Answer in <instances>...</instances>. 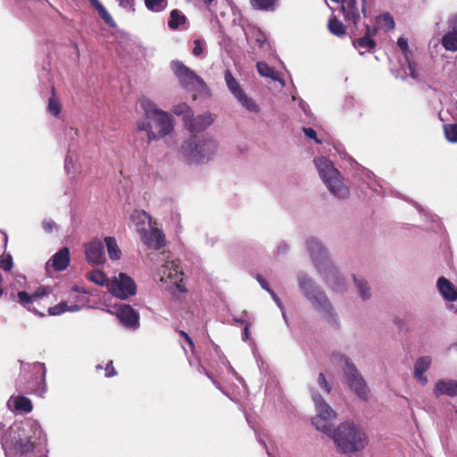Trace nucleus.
<instances>
[{
	"label": "nucleus",
	"instance_id": "nucleus-58",
	"mask_svg": "<svg viewBox=\"0 0 457 457\" xmlns=\"http://www.w3.org/2000/svg\"><path fill=\"white\" fill-rule=\"evenodd\" d=\"M256 279L257 281L259 282L260 286L262 287V289H264L265 291H267L268 293H270L272 289L270 287L268 282L262 278V275L258 274L256 276Z\"/></svg>",
	"mask_w": 457,
	"mask_h": 457
},
{
	"label": "nucleus",
	"instance_id": "nucleus-13",
	"mask_svg": "<svg viewBox=\"0 0 457 457\" xmlns=\"http://www.w3.org/2000/svg\"><path fill=\"white\" fill-rule=\"evenodd\" d=\"M113 314L120 324L126 329L136 331L140 327L139 312L128 303H120L113 306Z\"/></svg>",
	"mask_w": 457,
	"mask_h": 457
},
{
	"label": "nucleus",
	"instance_id": "nucleus-5",
	"mask_svg": "<svg viewBox=\"0 0 457 457\" xmlns=\"http://www.w3.org/2000/svg\"><path fill=\"white\" fill-rule=\"evenodd\" d=\"M330 361L334 365L339 366L342 369L349 389L360 400L367 401L370 394L369 386L353 361L345 353L341 352H333Z\"/></svg>",
	"mask_w": 457,
	"mask_h": 457
},
{
	"label": "nucleus",
	"instance_id": "nucleus-47",
	"mask_svg": "<svg viewBox=\"0 0 457 457\" xmlns=\"http://www.w3.org/2000/svg\"><path fill=\"white\" fill-rule=\"evenodd\" d=\"M407 69L409 71V76L414 80H419V72L417 71V64L409 59V56L405 57Z\"/></svg>",
	"mask_w": 457,
	"mask_h": 457
},
{
	"label": "nucleus",
	"instance_id": "nucleus-11",
	"mask_svg": "<svg viewBox=\"0 0 457 457\" xmlns=\"http://www.w3.org/2000/svg\"><path fill=\"white\" fill-rule=\"evenodd\" d=\"M171 67L183 88L187 90H195L196 88L204 90L208 88L204 80L183 62L173 61Z\"/></svg>",
	"mask_w": 457,
	"mask_h": 457
},
{
	"label": "nucleus",
	"instance_id": "nucleus-36",
	"mask_svg": "<svg viewBox=\"0 0 457 457\" xmlns=\"http://www.w3.org/2000/svg\"><path fill=\"white\" fill-rule=\"evenodd\" d=\"M432 359L430 356L425 355L419 357L413 367V373H426L430 368Z\"/></svg>",
	"mask_w": 457,
	"mask_h": 457
},
{
	"label": "nucleus",
	"instance_id": "nucleus-16",
	"mask_svg": "<svg viewBox=\"0 0 457 457\" xmlns=\"http://www.w3.org/2000/svg\"><path fill=\"white\" fill-rule=\"evenodd\" d=\"M85 255L87 262L94 266L104 264L105 252L104 245L98 238H95L85 245Z\"/></svg>",
	"mask_w": 457,
	"mask_h": 457
},
{
	"label": "nucleus",
	"instance_id": "nucleus-50",
	"mask_svg": "<svg viewBox=\"0 0 457 457\" xmlns=\"http://www.w3.org/2000/svg\"><path fill=\"white\" fill-rule=\"evenodd\" d=\"M318 384L320 388H322L326 393L329 394L331 391V386L326 379L324 373L320 372L318 376Z\"/></svg>",
	"mask_w": 457,
	"mask_h": 457
},
{
	"label": "nucleus",
	"instance_id": "nucleus-29",
	"mask_svg": "<svg viewBox=\"0 0 457 457\" xmlns=\"http://www.w3.org/2000/svg\"><path fill=\"white\" fill-rule=\"evenodd\" d=\"M104 243L109 258L112 261H118L121 257V251L117 245L116 238L113 237H105Z\"/></svg>",
	"mask_w": 457,
	"mask_h": 457
},
{
	"label": "nucleus",
	"instance_id": "nucleus-53",
	"mask_svg": "<svg viewBox=\"0 0 457 457\" xmlns=\"http://www.w3.org/2000/svg\"><path fill=\"white\" fill-rule=\"evenodd\" d=\"M204 50V45H203L202 40L195 39L194 41V48L192 50L193 54L195 57H200L203 54Z\"/></svg>",
	"mask_w": 457,
	"mask_h": 457
},
{
	"label": "nucleus",
	"instance_id": "nucleus-37",
	"mask_svg": "<svg viewBox=\"0 0 457 457\" xmlns=\"http://www.w3.org/2000/svg\"><path fill=\"white\" fill-rule=\"evenodd\" d=\"M51 89H52V96H51V97L48 98L47 111L51 115H53L54 117H58L59 114L61 113L62 106H61L58 99L54 96V87L53 86L51 87Z\"/></svg>",
	"mask_w": 457,
	"mask_h": 457
},
{
	"label": "nucleus",
	"instance_id": "nucleus-34",
	"mask_svg": "<svg viewBox=\"0 0 457 457\" xmlns=\"http://www.w3.org/2000/svg\"><path fill=\"white\" fill-rule=\"evenodd\" d=\"M19 303L25 308H27L29 312H34L35 314L44 317L45 314L39 312L37 310L33 309L29 306L33 300H35L33 294L29 295L26 291H19L17 294Z\"/></svg>",
	"mask_w": 457,
	"mask_h": 457
},
{
	"label": "nucleus",
	"instance_id": "nucleus-23",
	"mask_svg": "<svg viewBox=\"0 0 457 457\" xmlns=\"http://www.w3.org/2000/svg\"><path fill=\"white\" fill-rule=\"evenodd\" d=\"M376 29H372L370 25L365 24V34L359 38H352L353 46L357 49L360 54H363L362 49L370 50L376 46V42L372 36Z\"/></svg>",
	"mask_w": 457,
	"mask_h": 457
},
{
	"label": "nucleus",
	"instance_id": "nucleus-32",
	"mask_svg": "<svg viewBox=\"0 0 457 457\" xmlns=\"http://www.w3.org/2000/svg\"><path fill=\"white\" fill-rule=\"evenodd\" d=\"M279 0H250L254 10L264 12H274Z\"/></svg>",
	"mask_w": 457,
	"mask_h": 457
},
{
	"label": "nucleus",
	"instance_id": "nucleus-41",
	"mask_svg": "<svg viewBox=\"0 0 457 457\" xmlns=\"http://www.w3.org/2000/svg\"><path fill=\"white\" fill-rule=\"evenodd\" d=\"M256 69L258 73L263 78H269L271 79H276L274 75L276 73L275 70L268 65L265 62H257Z\"/></svg>",
	"mask_w": 457,
	"mask_h": 457
},
{
	"label": "nucleus",
	"instance_id": "nucleus-61",
	"mask_svg": "<svg viewBox=\"0 0 457 457\" xmlns=\"http://www.w3.org/2000/svg\"><path fill=\"white\" fill-rule=\"evenodd\" d=\"M197 370L201 373L202 372L204 373L212 381V383L216 386V387L220 389V387L216 384V382L213 380V378H212L210 373L206 370V369L202 364L197 365Z\"/></svg>",
	"mask_w": 457,
	"mask_h": 457
},
{
	"label": "nucleus",
	"instance_id": "nucleus-63",
	"mask_svg": "<svg viewBox=\"0 0 457 457\" xmlns=\"http://www.w3.org/2000/svg\"><path fill=\"white\" fill-rule=\"evenodd\" d=\"M269 294L270 295V296H271L272 300L275 302V303L277 304V306H278L280 310H282L284 306H283V304H282V303H281V301H280L279 297L277 295V294H276L273 290H271Z\"/></svg>",
	"mask_w": 457,
	"mask_h": 457
},
{
	"label": "nucleus",
	"instance_id": "nucleus-9",
	"mask_svg": "<svg viewBox=\"0 0 457 457\" xmlns=\"http://www.w3.org/2000/svg\"><path fill=\"white\" fill-rule=\"evenodd\" d=\"M345 160H346L351 169L353 170V185L364 196L381 195L382 187L378 183L375 175L365 167L358 163L348 154H344Z\"/></svg>",
	"mask_w": 457,
	"mask_h": 457
},
{
	"label": "nucleus",
	"instance_id": "nucleus-48",
	"mask_svg": "<svg viewBox=\"0 0 457 457\" xmlns=\"http://www.w3.org/2000/svg\"><path fill=\"white\" fill-rule=\"evenodd\" d=\"M72 145H69L68 153L65 158V163H64V169L67 172V174H71V169H73V157H72Z\"/></svg>",
	"mask_w": 457,
	"mask_h": 457
},
{
	"label": "nucleus",
	"instance_id": "nucleus-42",
	"mask_svg": "<svg viewBox=\"0 0 457 457\" xmlns=\"http://www.w3.org/2000/svg\"><path fill=\"white\" fill-rule=\"evenodd\" d=\"M444 134L446 140L452 144L457 143V123L444 125Z\"/></svg>",
	"mask_w": 457,
	"mask_h": 457
},
{
	"label": "nucleus",
	"instance_id": "nucleus-15",
	"mask_svg": "<svg viewBox=\"0 0 457 457\" xmlns=\"http://www.w3.org/2000/svg\"><path fill=\"white\" fill-rule=\"evenodd\" d=\"M317 271L332 291L344 293L346 290L345 280L332 262L324 265L321 270Z\"/></svg>",
	"mask_w": 457,
	"mask_h": 457
},
{
	"label": "nucleus",
	"instance_id": "nucleus-62",
	"mask_svg": "<svg viewBox=\"0 0 457 457\" xmlns=\"http://www.w3.org/2000/svg\"><path fill=\"white\" fill-rule=\"evenodd\" d=\"M298 106H299V108H301V110L304 112V114L306 116L309 115L310 108L306 102H304L303 99H300V101L298 103Z\"/></svg>",
	"mask_w": 457,
	"mask_h": 457
},
{
	"label": "nucleus",
	"instance_id": "nucleus-27",
	"mask_svg": "<svg viewBox=\"0 0 457 457\" xmlns=\"http://www.w3.org/2000/svg\"><path fill=\"white\" fill-rule=\"evenodd\" d=\"M224 80L228 91L233 95L235 99L245 92L237 79L228 69H226L224 71Z\"/></svg>",
	"mask_w": 457,
	"mask_h": 457
},
{
	"label": "nucleus",
	"instance_id": "nucleus-28",
	"mask_svg": "<svg viewBox=\"0 0 457 457\" xmlns=\"http://www.w3.org/2000/svg\"><path fill=\"white\" fill-rule=\"evenodd\" d=\"M187 21V16L179 9H173L170 12L168 20V27L172 29H178L179 26L185 24Z\"/></svg>",
	"mask_w": 457,
	"mask_h": 457
},
{
	"label": "nucleus",
	"instance_id": "nucleus-46",
	"mask_svg": "<svg viewBox=\"0 0 457 457\" xmlns=\"http://www.w3.org/2000/svg\"><path fill=\"white\" fill-rule=\"evenodd\" d=\"M47 312L51 316L61 315L67 312V303L65 301H62L57 304L49 307Z\"/></svg>",
	"mask_w": 457,
	"mask_h": 457
},
{
	"label": "nucleus",
	"instance_id": "nucleus-30",
	"mask_svg": "<svg viewBox=\"0 0 457 457\" xmlns=\"http://www.w3.org/2000/svg\"><path fill=\"white\" fill-rule=\"evenodd\" d=\"M245 36L248 43L254 42L255 45L263 49L267 44V37L265 34L259 29H253L251 34L248 31H245Z\"/></svg>",
	"mask_w": 457,
	"mask_h": 457
},
{
	"label": "nucleus",
	"instance_id": "nucleus-7",
	"mask_svg": "<svg viewBox=\"0 0 457 457\" xmlns=\"http://www.w3.org/2000/svg\"><path fill=\"white\" fill-rule=\"evenodd\" d=\"M337 450L344 454L360 452L365 448L367 438L364 433L354 424L345 422L329 435Z\"/></svg>",
	"mask_w": 457,
	"mask_h": 457
},
{
	"label": "nucleus",
	"instance_id": "nucleus-51",
	"mask_svg": "<svg viewBox=\"0 0 457 457\" xmlns=\"http://www.w3.org/2000/svg\"><path fill=\"white\" fill-rule=\"evenodd\" d=\"M303 132L308 138L313 139L316 144L320 145L322 143V141L320 138H318L317 132L314 129L303 128Z\"/></svg>",
	"mask_w": 457,
	"mask_h": 457
},
{
	"label": "nucleus",
	"instance_id": "nucleus-22",
	"mask_svg": "<svg viewBox=\"0 0 457 457\" xmlns=\"http://www.w3.org/2000/svg\"><path fill=\"white\" fill-rule=\"evenodd\" d=\"M433 395L438 398L442 395L449 397H457V380L455 379H438L434 386Z\"/></svg>",
	"mask_w": 457,
	"mask_h": 457
},
{
	"label": "nucleus",
	"instance_id": "nucleus-31",
	"mask_svg": "<svg viewBox=\"0 0 457 457\" xmlns=\"http://www.w3.org/2000/svg\"><path fill=\"white\" fill-rule=\"evenodd\" d=\"M353 278L354 286L358 290L360 297L363 301L369 300L371 296V294H370V288L368 286L367 281L364 278H359L355 275H353Z\"/></svg>",
	"mask_w": 457,
	"mask_h": 457
},
{
	"label": "nucleus",
	"instance_id": "nucleus-20",
	"mask_svg": "<svg viewBox=\"0 0 457 457\" xmlns=\"http://www.w3.org/2000/svg\"><path fill=\"white\" fill-rule=\"evenodd\" d=\"M449 31L441 39V44L446 51H457V15L451 17L448 21Z\"/></svg>",
	"mask_w": 457,
	"mask_h": 457
},
{
	"label": "nucleus",
	"instance_id": "nucleus-40",
	"mask_svg": "<svg viewBox=\"0 0 457 457\" xmlns=\"http://www.w3.org/2000/svg\"><path fill=\"white\" fill-rule=\"evenodd\" d=\"M147 10L153 12H162L168 5V0H145Z\"/></svg>",
	"mask_w": 457,
	"mask_h": 457
},
{
	"label": "nucleus",
	"instance_id": "nucleus-64",
	"mask_svg": "<svg viewBox=\"0 0 457 457\" xmlns=\"http://www.w3.org/2000/svg\"><path fill=\"white\" fill-rule=\"evenodd\" d=\"M250 337V324L249 323H245V326L244 327V329H243V334H242V340L244 342H245Z\"/></svg>",
	"mask_w": 457,
	"mask_h": 457
},
{
	"label": "nucleus",
	"instance_id": "nucleus-38",
	"mask_svg": "<svg viewBox=\"0 0 457 457\" xmlns=\"http://www.w3.org/2000/svg\"><path fill=\"white\" fill-rule=\"evenodd\" d=\"M328 28L329 32L333 35L339 37L345 34V26L336 17L329 19Z\"/></svg>",
	"mask_w": 457,
	"mask_h": 457
},
{
	"label": "nucleus",
	"instance_id": "nucleus-56",
	"mask_svg": "<svg viewBox=\"0 0 457 457\" xmlns=\"http://www.w3.org/2000/svg\"><path fill=\"white\" fill-rule=\"evenodd\" d=\"M289 248V245L287 242L281 241L277 246L276 253L278 255H285L286 253H288Z\"/></svg>",
	"mask_w": 457,
	"mask_h": 457
},
{
	"label": "nucleus",
	"instance_id": "nucleus-8",
	"mask_svg": "<svg viewBox=\"0 0 457 457\" xmlns=\"http://www.w3.org/2000/svg\"><path fill=\"white\" fill-rule=\"evenodd\" d=\"M314 164L321 180L329 192L337 199L348 198L350 190L340 180V173L335 168L333 162L328 158L321 156L314 159Z\"/></svg>",
	"mask_w": 457,
	"mask_h": 457
},
{
	"label": "nucleus",
	"instance_id": "nucleus-35",
	"mask_svg": "<svg viewBox=\"0 0 457 457\" xmlns=\"http://www.w3.org/2000/svg\"><path fill=\"white\" fill-rule=\"evenodd\" d=\"M377 24L385 31L394 29L395 23L393 16L389 12H384L377 17Z\"/></svg>",
	"mask_w": 457,
	"mask_h": 457
},
{
	"label": "nucleus",
	"instance_id": "nucleus-17",
	"mask_svg": "<svg viewBox=\"0 0 457 457\" xmlns=\"http://www.w3.org/2000/svg\"><path fill=\"white\" fill-rule=\"evenodd\" d=\"M159 259L162 263L159 273L162 275V277H167L170 279H176L179 275L182 274V270H180V262L179 260H172L170 259V253L163 251L158 254Z\"/></svg>",
	"mask_w": 457,
	"mask_h": 457
},
{
	"label": "nucleus",
	"instance_id": "nucleus-26",
	"mask_svg": "<svg viewBox=\"0 0 457 457\" xmlns=\"http://www.w3.org/2000/svg\"><path fill=\"white\" fill-rule=\"evenodd\" d=\"M130 220L135 225L136 230L141 235L146 231L145 224L150 225L151 216L145 211H134L130 215Z\"/></svg>",
	"mask_w": 457,
	"mask_h": 457
},
{
	"label": "nucleus",
	"instance_id": "nucleus-43",
	"mask_svg": "<svg viewBox=\"0 0 457 457\" xmlns=\"http://www.w3.org/2000/svg\"><path fill=\"white\" fill-rule=\"evenodd\" d=\"M98 15L100 18L104 21L106 25H108L110 28H116L117 24L112 19V15L109 13L107 9L102 4L99 8L96 9Z\"/></svg>",
	"mask_w": 457,
	"mask_h": 457
},
{
	"label": "nucleus",
	"instance_id": "nucleus-54",
	"mask_svg": "<svg viewBox=\"0 0 457 457\" xmlns=\"http://www.w3.org/2000/svg\"><path fill=\"white\" fill-rule=\"evenodd\" d=\"M12 264V257L10 254L0 261V267L5 271L11 270Z\"/></svg>",
	"mask_w": 457,
	"mask_h": 457
},
{
	"label": "nucleus",
	"instance_id": "nucleus-59",
	"mask_svg": "<svg viewBox=\"0 0 457 457\" xmlns=\"http://www.w3.org/2000/svg\"><path fill=\"white\" fill-rule=\"evenodd\" d=\"M413 377L422 386L427 385L428 382V377L425 375V373H413Z\"/></svg>",
	"mask_w": 457,
	"mask_h": 457
},
{
	"label": "nucleus",
	"instance_id": "nucleus-4",
	"mask_svg": "<svg viewBox=\"0 0 457 457\" xmlns=\"http://www.w3.org/2000/svg\"><path fill=\"white\" fill-rule=\"evenodd\" d=\"M21 372L17 379V388L25 394L43 396L47 390L46 367L43 362L25 363L20 361Z\"/></svg>",
	"mask_w": 457,
	"mask_h": 457
},
{
	"label": "nucleus",
	"instance_id": "nucleus-39",
	"mask_svg": "<svg viewBox=\"0 0 457 457\" xmlns=\"http://www.w3.org/2000/svg\"><path fill=\"white\" fill-rule=\"evenodd\" d=\"M14 408L16 411H21L29 413L32 411L33 405L31 401L26 396H18L14 400Z\"/></svg>",
	"mask_w": 457,
	"mask_h": 457
},
{
	"label": "nucleus",
	"instance_id": "nucleus-55",
	"mask_svg": "<svg viewBox=\"0 0 457 457\" xmlns=\"http://www.w3.org/2000/svg\"><path fill=\"white\" fill-rule=\"evenodd\" d=\"M51 293V289L48 287H40L34 293L33 296L35 299L41 298L42 296L47 295Z\"/></svg>",
	"mask_w": 457,
	"mask_h": 457
},
{
	"label": "nucleus",
	"instance_id": "nucleus-49",
	"mask_svg": "<svg viewBox=\"0 0 457 457\" xmlns=\"http://www.w3.org/2000/svg\"><path fill=\"white\" fill-rule=\"evenodd\" d=\"M119 3L120 7L126 10L127 12H130L132 13L135 12V0H116Z\"/></svg>",
	"mask_w": 457,
	"mask_h": 457
},
{
	"label": "nucleus",
	"instance_id": "nucleus-12",
	"mask_svg": "<svg viewBox=\"0 0 457 457\" xmlns=\"http://www.w3.org/2000/svg\"><path fill=\"white\" fill-rule=\"evenodd\" d=\"M108 291L116 298L126 300L137 294V285L133 278L124 272L113 277L108 284Z\"/></svg>",
	"mask_w": 457,
	"mask_h": 457
},
{
	"label": "nucleus",
	"instance_id": "nucleus-1",
	"mask_svg": "<svg viewBox=\"0 0 457 457\" xmlns=\"http://www.w3.org/2000/svg\"><path fill=\"white\" fill-rule=\"evenodd\" d=\"M46 442V436L37 420H27L21 423L12 424L1 438V445L5 453L13 451L27 454L34 451L35 441Z\"/></svg>",
	"mask_w": 457,
	"mask_h": 457
},
{
	"label": "nucleus",
	"instance_id": "nucleus-60",
	"mask_svg": "<svg viewBox=\"0 0 457 457\" xmlns=\"http://www.w3.org/2000/svg\"><path fill=\"white\" fill-rule=\"evenodd\" d=\"M54 222L51 220H45L42 222V228L46 232H51L53 230Z\"/></svg>",
	"mask_w": 457,
	"mask_h": 457
},
{
	"label": "nucleus",
	"instance_id": "nucleus-33",
	"mask_svg": "<svg viewBox=\"0 0 457 457\" xmlns=\"http://www.w3.org/2000/svg\"><path fill=\"white\" fill-rule=\"evenodd\" d=\"M236 100L250 112L258 113L261 110L255 100L248 96L245 92L237 97Z\"/></svg>",
	"mask_w": 457,
	"mask_h": 457
},
{
	"label": "nucleus",
	"instance_id": "nucleus-3",
	"mask_svg": "<svg viewBox=\"0 0 457 457\" xmlns=\"http://www.w3.org/2000/svg\"><path fill=\"white\" fill-rule=\"evenodd\" d=\"M140 104L145 114L137 122V126L138 130L146 133L148 143L172 132L174 125L170 114L157 109L154 104L148 99H143Z\"/></svg>",
	"mask_w": 457,
	"mask_h": 457
},
{
	"label": "nucleus",
	"instance_id": "nucleus-25",
	"mask_svg": "<svg viewBox=\"0 0 457 457\" xmlns=\"http://www.w3.org/2000/svg\"><path fill=\"white\" fill-rule=\"evenodd\" d=\"M342 11L346 21L357 27L360 21V13L356 0H341Z\"/></svg>",
	"mask_w": 457,
	"mask_h": 457
},
{
	"label": "nucleus",
	"instance_id": "nucleus-52",
	"mask_svg": "<svg viewBox=\"0 0 457 457\" xmlns=\"http://www.w3.org/2000/svg\"><path fill=\"white\" fill-rule=\"evenodd\" d=\"M397 46L401 49V51L404 54L405 57L408 56V54H409L408 39L405 38L404 37H398Z\"/></svg>",
	"mask_w": 457,
	"mask_h": 457
},
{
	"label": "nucleus",
	"instance_id": "nucleus-21",
	"mask_svg": "<svg viewBox=\"0 0 457 457\" xmlns=\"http://www.w3.org/2000/svg\"><path fill=\"white\" fill-rule=\"evenodd\" d=\"M70 262V250L68 247H62L46 262V270H48L51 265L55 270L62 271L68 268Z\"/></svg>",
	"mask_w": 457,
	"mask_h": 457
},
{
	"label": "nucleus",
	"instance_id": "nucleus-24",
	"mask_svg": "<svg viewBox=\"0 0 457 457\" xmlns=\"http://www.w3.org/2000/svg\"><path fill=\"white\" fill-rule=\"evenodd\" d=\"M436 287L445 301L451 302L452 303L457 301V288L445 277L441 276L437 278Z\"/></svg>",
	"mask_w": 457,
	"mask_h": 457
},
{
	"label": "nucleus",
	"instance_id": "nucleus-14",
	"mask_svg": "<svg viewBox=\"0 0 457 457\" xmlns=\"http://www.w3.org/2000/svg\"><path fill=\"white\" fill-rule=\"evenodd\" d=\"M305 245L316 270H321L324 265L331 262L327 247L318 237L307 238Z\"/></svg>",
	"mask_w": 457,
	"mask_h": 457
},
{
	"label": "nucleus",
	"instance_id": "nucleus-6",
	"mask_svg": "<svg viewBox=\"0 0 457 457\" xmlns=\"http://www.w3.org/2000/svg\"><path fill=\"white\" fill-rule=\"evenodd\" d=\"M218 150L217 141L209 135L192 136L182 143L181 154L190 163H205Z\"/></svg>",
	"mask_w": 457,
	"mask_h": 457
},
{
	"label": "nucleus",
	"instance_id": "nucleus-45",
	"mask_svg": "<svg viewBox=\"0 0 457 457\" xmlns=\"http://www.w3.org/2000/svg\"><path fill=\"white\" fill-rule=\"evenodd\" d=\"M172 112L178 116L183 115L186 123V118L190 116L191 109L186 103H179L173 106Z\"/></svg>",
	"mask_w": 457,
	"mask_h": 457
},
{
	"label": "nucleus",
	"instance_id": "nucleus-2",
	"mask_svg": "<svg viewBox=\"0 0 457 457\" xmlns=\"http://www.w3.org/2000/svg\"><path fill=\"white\" fill-rule=\"evenodd\" d=\"M298 287L303 296L312 303V307L320 312L333 328L339 327L338 315L326 293L317 285L315 280L306 272L300 271L296 276Z\"/></svg>",
	"mask_w": 457,
	"mask_h": 457
},
{
	"label": "nucleus",
	"instance_id": "nucleus-10",
	"mask_svg": "<svg viewBox=\"0 0 457 457\" xmlns=\"http://www.w3.org/2000/svg\"><path fill=\"white\" fill-rule=\"evenodd\" d=\"M312 396L316 410V416L312 418V423L317 430L330 435L332 432L330 421L336 419L337 413L318 392H312Z\"/></svg>",
	"mask_w": 457,
	"mask_h": 457
},
{
	"label": "nucleus",
	"instance_id": "nucleus-44",
	"mask_svg": "<svg viewBox=\"0 0 457 457\" xmlns=\"http://www.w3.org/2000/svg\"><path fill=\"white\" fill-rule=\"evenodd\" d=\"M89 279L97 286H104L107 282V276L101 270H94L90 272Z\"/></svg>",
	"mask_w": 457,
	"mask_h": 457
},
{
	"label": "nucleus",
	"instance_id": "nucleus-57",
	"mask_svg": "<svg viewBox=\"0 0 457 457\" xmlns=\"http://www.w3.org/2000/svg\"><path fill=\"white\" fill-rule=\"evenodd\" d=\"M117 374L113 365L112 361H110L105 367V377L106 378H112Z\"/></svg>",
	"mask_w": 457,
	"mask_h": 457
},
{
	"label": "nucleus",
	"instance_id": "nucleus-19",
	"mask_svg": "<svg viewBox=\"0 0 457 457\" xmlns=\"http://www.w3.org/2000/svg\"><path fill=\"white\" fill-rule=\"evenodd\" d=\"M213 122L212 115L210 113H204L197 116L190 114L189 117L186 118V128L190 132H200L206 129Z\"/></svg>",
	"mask_w": 457,
	"mask_h": 457
},
{
	"label": "nucleus",
	"instance_id": "nucleus-18",
	"mask_svg": "<svg viewBox=\"0 0 457 457\" xmlns=\"http://www.w3.org/2000/svg\"><path fill=\"white\" fill-rule=\"evenodd\" d=\"M141 241L149 248L159 250L165 245V235L162 230L151 228L146 231H143Z\"/></svg>",
	"mask_w": 457,
	"mask_h": 457
}]
</instances>
